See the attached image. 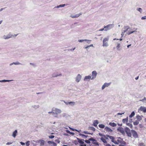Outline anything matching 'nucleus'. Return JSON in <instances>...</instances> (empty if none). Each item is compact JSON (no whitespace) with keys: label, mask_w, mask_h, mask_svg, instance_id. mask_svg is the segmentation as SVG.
Segmentation results:
<instances>
[{"label":"nucleus","mask_w":146,"mask_h":146,"mask_svg":"<svg viewBox=\"0 0 146 146\" xmlns=\"http://www.w3.org/2000/svg\"><path fill=\"white\" fill-rule=\"evenodd\" d=\"M85 142L89 144L90 145H93V146H99V145L97 140L92 138H89L88 140H85Z\"/></svg>","instance_id":"obj_1"},{"label":"nucleus","mask_w":146,"mask_h":146,"mask_svg":"<svg viewBox=\"0 0 146 146\" xmlns=\"http://www.w3.org/2000/svg\"><path fill=\"white\" fill-rule=\"evenodd\" d=\"M109 40V37H108L106 38H104L103 41V46H108V44L107 42V41H108Z\"/></svg>","instance_id":"obj_2"},{"label":"nucleus","mask_w":146,"mask_h":146,"mask_svg":"<svg viewBox=\"0 0 146 146\" xmlns=\"http://www.w3.org/2000/svg\"><path fill=\"white\" fill-rule=\"evenodd\" d=\"M125 131L126 133L127 134V136L131 137V134L130 129L129 128L126 127L125 129Z\"/></svg>","instance_id":"obj_3"},{"label":"nucleus","mask_w":146,"mask_h":146,"mask_svg":"<svg viewBox=\"0 0 146 146\" xmlns=\"http://www.w3.org/2000/svg\"><path fill=\"white\" fill-rule=\"evenodd\" d=\"M113 24H109L106 26H104V28L106 29H105V31H106L110 29H111L113 28Z\"/></svg>","instance_id":"obj_4"},{"label":"nucleus","mask_w":146,"mask_h":146,"mask_svg":"<svg viewBox=\"0 0 146 146\" xmlns=\"http://www.w3.org/2000/svg\"><path fill=\"white\" fill-rule=\"evenodd\" d=\"M13 36L12 34L10 33L6 35H4L3 36V38L5 39H7L11 38Z\"/></svg>","instance_id":"obj_5"},{"label":"nucleus","mask_w":146,"mask_h":146,"mask_svg":"<svg viewBox=\"0 0 146 146\" xmlns=\"http://www.w3.org/2000/svg\"><path fill=\"white\" fill-rule=\"evenodd\" d=\"M97 74V73L96 71L95 70L92 71V73L91 80L94 79L96 78Z\"/></svg>","instance_id":"obj_6"},{"label":"nucleus","mask_w":146,"mask_h":146,"mask_svg":"<svg viewBox=\"0 0 146 146\" xmlns=\"http://www.w3.org/2000/svg\"><path fill=\"white\" fill-rule=\"evenodd\" d=\"M117 130L120 132L123 135H124L125 134V131L122 127H120L117 129Z\"/></svg>","instance_id":"obj_7"},{"label":"nucleus","mask_w":146,"mask_h":146,"mask_svg":"<svg viewBox=\"0 0 146 146\" xmlns=\"http://www.w3.org/2000/svg\"><path fill=\"white\" fill-rule=\"evenodd\" d=\"M138 111L139 112L140 111H142L143 112H146V107L143 106H141L139 109Z\"/></svg>","instance_id":"obj_8"},{"label":"nucleus","mask_w":146,"mask_h":146,"mask_svg":"<svg viewBox=\"0 0 146 146\" xmlns=\"http://www.w3.org/2000/svg\"><path fill=\"white\" fill-rule=\"evenodd\" d=\"M131 132L132 133L133 136L135 138H137L138 137V135L137 133L134 130H131Z\"/></svg>","instance_id":"obj_9"},{"label":"nucleus","mask_w":146,"mask_h":146,"mask_svg":"<svg viewBox=\"0 0 146 146\" xmlns=\"http://www.w3.org/2000/svg\"><path fill=\"white\" fill-rule=\"evenodd\" d=\"M81 77L82 76L80 74H78L76 78V81L77 82H79L81 79Z\"/></svg>","instance_id":"obj_10"},{"label":"nucleus","mask_w":146,"mask_h":146,"mask_svg":"<svg viewBox=\"0 0 146 146\" xmlns=\"http://www.w3.org/2000/svg\"><path fill=\"white\" fill-rule=\"evenodd\" d=\"M84 139H82L78 141V142L81 144L80 145V146H86V145L84 143Z\"/></svg>","instance_id":"obj_11"},{"label":"nucleus","mask_w":146,"mask_h":146,"mask_svg":"<svg viewBox=\"0 0 146 146\" xmlns=\"http://www.w3.org/2000/svg\"><path fill=\"white\" fill-rule=\"evenodd\" d=\"M48 143L51 146H56L57 144L56 143L53 141H48Z\"/></svg>","instance_id":"obj_12"},{"label":"nucleus","mask_w":146,"mask_h":146,"mask_svg":"<svg viewBox=\"0 0 146 146\" xmlns=\"http://www.w3.org/2000/svg\"><path fill=\"white\" fill-rule=\"evenodd\" d=\"M111 84L110 83H104L102 87V89H104L106 87H108Z\"/></svg>","instance_id":"obj_13"},{"label":"nucleus","mask_w":146,"mask_h":146,"mask_svg":"<svg viewBox=\"0 0 146 146\" xmlns=\"http://www.w3.org/2000/svg\"><path fill=\"white\" fill-rule=\"evenodd\" d=\"M116 143L115 144H118L119 143H121L122 139L120 138H118L117 139H116Z\"/></svg>","instance_id":"obj_14"},{"label":"nucleus","mask_w":146,"mask_h":146,"mask_svg":"<svg viewBox=\"0 0 146 146\" xmlns=\"http://www.w3.org/2000/svg\"><path fill=\"white\" fill-rule=\"evenodd\" d=\"M130 28V27L128 26H124L123 28V29H124V30H122L124 32V33L126 32Z\"/></svg>","instance_id":"obj_15"},{"label":"nucleus","mask_w":146,"mask_h":146,"mask_svg":"<svg viewBox=\"0 0 146 146\" xmlns=\"http://www.w3.org/2000/svg\"><path fill=\"white\" fill-rule=\"evenodd\" d=\"M38 142L40 143V146H43L44 145L45 141L43 140H39L38 141Z\"/></svg>","instance_id":"obj_16"},{"label":"nucleus","mask_w":146,"mask_h":146,"mask_svg":"<svg viewBox=\"0 0 146 146\" xmlns=\"http://www.w3.org/2000/svg\"><path fill=\"white\" fill-rule=\"evenodd\" d=\"M108 137L111 140V141L112 142H113L115 144V142H116V139H115L114 137L112 136H108Z\"/></svg>","instance_id":"obj_17"},{"label":"nucleus","mask_w":146,"mask_h":146,"mask_svg":"<svg viewBox=\"0 0 146 146\" xmlns=\"http://www.w3.org/2000/svg\"><path fill=\"white\" fill-rule=\"evenodd\" d=\"M82 13H80L79 14H77L74 15H71L70 17L72 18H77L78 17H79L80 15H82Z\"/></svg>","instance_id":"obj_18"},{"label":"nucleus","mask_w":146,"mask_h":146,"mask_svg":"<svg viewBox=\"0 0 146 146\" xmlns=\"http://www.w3.org/2000/svg\"><path fill=\"white\" fill-rule=\"evenodd\" d=\"M53 112H55V113H60L61 112V111L57 108H54V109H52Z\"/></svg>","instance_id":"obj_19"},{"label":"nucleus","mask_w":146,"mask_h":146,"mask_svg":"<svg viewBox=\"0 0 146 146\" xmlns=\"http://www.w3.org/2000/svg\"><path fill=\"white\" fill-rule=\"evenodd\" d=\"M106 136H103V137H101L100 138V139L104 143H107V141L106 140L105 138H106Z\"/></svg>","instance_id":"obj_20"},{"label":"nucleus","mask_w":146,"mask_h":146,"mask_svg":"<svg viewBox=\"0 0 146 146\" xmlns=\"http://www.w3.org/2000/svg\"><path fill=\"white\" fill-rule=\"evenodd\" d=\"M62 74H61L60 73L59 74H55V73L53 74L52 75V77H57L59 76H62Z\"/></svg>","instance_id":"obj_21"},{"label":"nucleus","mask_w":146,"mask_h":146,"mask_svg":"<svg viewBox=\"0 0 146 146\" xmlns=\"http://www.w3.org/2000/svg\"><path fill=\"white\" fill-rule=\"evenodd\" d=\"M91 78V76H86L84 78V80L86 81L87 80H90Z\"/></svg>","instance_id":"obj_22"},{"label":"nucleus","mask_w":146,"mask_h":146,"mask_svg":"<svg viewBox=\"0 0 146 146\" xmlns=\"http://www.w3.org/2000/svg\"><path fill=\"white\" fill-rule=\"evenodd\" d=\"M105 130L108 132H112V130L108 127H106L105 128Z\"/></svg>","instance_id":"obj_23"},{"label":"nucleus","mask_w":146,"mask_h":146,"mask_svg":"<svg viewBox=\"0 0 146 146\" xmlns=\"http://www.w3.org/2000/svg\"><path fill=\"white\" fill-rule=\"evenodd\" d=\"M98 123V122L97 120H95L93 123V125L95 127H96L97 126V125Z\"/></svg>","instance_id":"obj_24"},{"label":"nucleus","mask_w":146,"mask_h":146,"mask_svg":"<svg viewBox=\"0 0 146 146\" xmlns=\"http://www.w3.org/2000/svg\"><path fill=\"white\" fill-rule=\"evenodd\" d=\"M17 130H15L13 133V134L12 135V136L14 137H15L16 136L17 134Z\"/></svg>","instance_id":"obj_25"},{"label":"nucleus","mask_w":146,"mask_h":146,"mask_svg":"<svg viewBox=\"0 0 146 146\" xmlns=\"http://www.w3.org/2000/svg\"><path fill=\"white\" fill-rule=\"evenodd\" d=\"M136 118L137 119V120L139 121H140L142 119L141 117L139 115H137L136 117Z\"/></svg>","instance_id":"obj_26"},{"label":"nucleus","mask_w":146,"mask_h":146,"mask_svg":"<svg viewBox=\"0 0 146 146\" xmlns=\"http://www.w3.org/2000/svg\"><path fill=\"white\" fill-rule=\"evenodd\" d=\"M109 125L113 127H115L117 125L116 124L113 122L110 123Z\"/></svg>","instance_id":"obj_27"},{"label":"nucleus","mask_w":146,"mask_h":146,"mask_svg":"<svg viewBox=\"0 0 146 146\" xmlns=\"http://www.w3.org/2000/svg\"><path fill=\"white\" fill-rule=\"evenodd\" d=\"M128 121V117H127L126 118L123 119L122 120V122L123 123H125L127 122Z\"/></svg>","instance_id":"obj_28"},{"label":"nucleus","mask_w":146,"mask_h":146,"mask_svg":"<svg viewBox=\"0 0 146 146\" xmlns=\"http://www.w3.org/2000/svg\"><path fill=\"white\" fill-rule=\"evenodd\" d=\"M91 40H88L87 39H82V40H79L78 41L79 42H82L84 41H91Z\"/></svg>","instance_id":"obj_29"},{"label":"nucleus","mask_w":146,"mask_h":146,"mask_svg":"<svg viewBox=\"0 0 146 146\" xmlns=\"http://www.w3.org/2000/svg\"><path fill=\"white\" fill-rule=\"evenodd\" d=\"M120 47V44L119 43H117V46L116 47V48L117 50H120L119 49V48Z\"/></svg>","instance_id":"obj_30"},{"label":"nucleus","mask_w":146,"mask_h":146,"mask_svg":"<svg viewBox=\"0 0 146 146\" xmlns=\"http://www.w3.org/2000/svg\"><path fill=\"white\" fill-rule=\"evenodd\" d=\"M13 64L15 65H23V64L19 62H13Z\"/></svg>","instance_id":"obj_31"},{"label":"nucleus","mask_w":146,"mask_h":146,"mask_svg":"<svg viewBox=\"0 0 146 146\" xmlns=\"http://www.w3.org/2000/svg\"><path fill=\"white\" fill-rule=\"evenodd\" d=\"M130 30H129L127 32V33L128 35H130V34L134 33V31H130Z\"/></svg>","instance_id":"obj_32"},{"label":"nucleus","mask_w":146,"mask_h":146,"mask_svg":"<svg viewBox=\"0 0 146 146\" xmlns=\"http://www.w3.org/2000/svg\"><path fill=\"white\" fill-rule=\"evenodd\" d=\"M135 113L134 111H133L132 112L131 114L129 115V117L130 118L132 117L133 116L135 115Z\"/></svg>","instance_id":"obj_33"},{"label":"nucleus","mask_w":146,"mask_h":146,"mask_svg":"<svg viewBox=\"0 0 146 146\" xmlns=\"http://www.w3.org/2000/svg\"><path fill=\"white\" fill-rule=\"evenodd\" d=\"M99 127L101 128H104L105 127V125L103 124H100L99 125Z\"/></svg>","instance_id":"obj_34"},{"label":"nucleus","mask_w":146,"mask_h":146,"mask_svg":"<svg viewBox=\"0 0 146 146\" xmlns=\"http://www.w3.org/2000/svg\"><path fill=\"white\" fill-rule=\"evenodd\" d=\"M66 5L65 4L60 5H58L57 6V8H59V7H64Z\"/></svg>","instance_id":"obj_35"},{"label":"nucleus","mask_w":146,"mask_h":146,"mask_svg":"<svg viewBox=\"0 0 146 146\" xmlns=\"http://www.w3.org/2000/svg\"><path fill=\"white\" fill-rule=\"evenodd\" d=\"M66 131L67 133H69L70 134H71V135H74V133L73 132H71L68 130H66Z\"/></svg>","instance_id":"obj_36"},{"label":"nucleus","mask_w":146,"mask_h":146,"mask_svg":"<svg viewBox=\"0 0 146 146\" xmlns=\"http://www.w3.org/2000/svg\"><path fill=\"white\" fill-rule=\"evenodd\" d=\"M127 125L129 126L132 129L133 128V125H132L130 123H127Z\"/></svg>","instance_id":"obj_37"},{"label":"nucleus","mask_w":146,"mask_h":146,"mask_svg":"<svg viewBox=\"0 0 146 146\" xmlns=\"http://www.w3.org/2000/svg\"><path fill=\"white\" fill-rule=\"evenodd\" d=\"M139 123V121L137 120L135 121L133 123V124L134 125H137Z\"/></svg>","instance_id":"obj_38"},{"label":"nucleus","mask_w":146,"mask_h":146,"mask_svg":"<svg viewBox=\"0 0 146 146\" xmlns=\"http://www.w3.org/2000/svg\"><path fill=\"white\" fill-rule=\"evenodd\" d=\"M52 115L54 117H57L58 115V114L57 113H55L54 112H53Z\"/></svg>","instance_id":"obj_39"},{"label":"nucleus","mask_w":146,"mask_h":146,"mask_svg":"<svg viewBox=\"0 0 146 146\" xmlns=\"http://www.w3.org/2000/svg\"><path fill=\"white\" fill-rule=\"evenodd\" d=\"M89 129L92 131H95V129L93 127H89Z\"/></svg>","instance_id":"obj_40"},{"label":"nucleus","mask_w":146,"mask_h":146,"mask_svg":"<svg viewBox=\"0 0 146 146\" xmlns=\"http://www.w3.org/2000/svg\"><path fill=\"white\" fill-rule=\"evenodd\" d=\"M83 133H84L85 134H91V135H92L93 134V133H89L88 131H83V132H82Z\"/></svg>","instance_id":"obj_41"},{"label":"nucleus","mask_w":146,"mask_h":146,"mask_svg":"<svg viewBox=\"0 0 146 146\" xmlns=\"http://www.w3.org/2000/svg\"><path fill=\"white\" fill-rule=\"evenodd\" d=\"M137 10L140 13H141L142 11V9L141 8H139L137 9Z\"/></svg>","instance_id":"obj_42"},{"label":"nucleus","mask_w":146,"mask_h":146,"mask_svg":"<svg viewBox=\"0 0 146 146\" xmlns=\"http://www.w3.org/2000/svg\"><path fill=\"white\" fill-rule=\"evenodd\" d=\"M10 81V80H0V82H8Z\"/></svg>","instance_id":"obj_43"},{"label":"nucleus","mask_w":146,"mask_h":146,"mask_svg":"<svg viewBox=\"0 0 146 146\" xmlns=\"http://www.w3.org/2000/svg\"><path fill=\"white\" fill-rule=\"evenodd\" d=\"M80 135L83 137H84L85 138H87L88 137V135H86L82 134H80Z\"/></svg>","instance_id":"obj_44"},{"label":"nucleus","mask_w":146,"mask_h":146,"mask_svg":"<svg viewBox=\"0 0 146 146\" xmlns=\"http://www.w3.org/2000/svg\"><path fill=\"white\" fill-rule=\"evenodd\" d=\"M30 142L29 141H27L26 143V145L27 146H29L30 145Z\"/></svg>","instance_id":"obj_45"},{"label":"nucleus","mask_w":146,"mask_h":146,"mask_svg":"<svg viewBox=\"0 0 146 146\" xmlns=\"http://www.w3.org/2000/svg\"><path fill=\"white\" fill-rule=\"evenodd\" d=\"M139 146H145L143 143H141L139 144Z\"/></svg>","instance_id":"obj_46"},{"label":"nucleus","mask_w":146,"mask_h":146,"mask_svg":"<svg viewBox=\"0 0 146 146\" xmlns=\"http://www.w3.org/2000/svg\"><path fill=\"white\" fill-rule=\"evenodd\" d=\"M55 142H57L58 143H59L60 142L59 139H57L55 140Z\"/></svg>","instance_id":"obj_47"},{"label":"nucleus","mask_w":146,"mask_h":146,"mask_svg":"<svg viewBox=\"0 0 146 146\" xmlns=\"http://www.w3.org/2000/svg\"><path fill=\"white\" fill-rule=\"evenodd\" d=\"M48 137L52 139L54 137V136L53 135H50Z\"/></svg>","instance_id":"obj_48"},{"label":"nucleus","mask_w":146,"mask_h":146,"mask_svg":"<svg viewBox=\"0 0 146 146\" xmlns=\"http://www.w3.org/2000/svg\"><path fill=\"white\" fill-rule=\"evenodd\" d=\"M141 19L142 20H144L146 19V16H144V17H141Z\"/></svg>","instance_id":"obj_49"},{"label":"nucleus","mask_w":146,"mask_h":146,"mask_svg":"<svg viewBox=\"0 0 146 146\" xmlns=\"http://www.w3.org/2000/svg\"><path fill=\"white\" fill-rule=\"evenodd\" d=\"M125 33H124V32L123 31H122V32L121 34V38H122L123 36V35Z\"/></svg>","instance_id":"obj_50"},{"label":"nucleus","mask_w":146,"mask_h":146,"mask_svg":"<svg viewBox=\"0 0 146 146\" xmlns=\"http://www.w3.org/2000/svg\"><path fill=\"white\" fill-rule=\"evenodd\" d=\"M70 129L72 131H78L76 129H73L72 128H70Z\"/></svg>","instance_id":"obj_51"},{"label":"nucleus","mask_w":146,"mask_h":146,"mask_svg":"<svg viewBox=\"0 0 146 146\" xmlns=\"http://www.w3.org/2000/svg\"><path fill=\"white\" fill-rule=\"evenodd\" d=\"M105 29H105V28H104H104L102 29H101L100 30H99V31H105Z\"/></svg>","instance_id":"obj_52"},{"label":"nucleus","mask_w":146,"mask_h":146,"mask_svg":"<svg viewBox=\"0 0 146 146\" xmlns=\"http://www.w3.org/2000/svg\"><path fill=\"white\" fill-rule=\"evenodd\" d=\"M69 104H72L74 105L75 104V102H70L69 103Z\"/></svg>","instance_id":"obj_53"},{"label":"nucleus","mask_w":146,"mask_h":146,"mask_svg":"<svg viewBox=\"0 0 146 146\" xmlns=\"http://www.w3.org/2000/svg\"><path fill=\"white\" fill-rule=\"evenodd\" d=\"M125 112H123V113H117V115H122V114H124Z\"/></svg>","instance_id":"obj_54"},{"label":"nucleus","mask_w":146,"mask_h":146,"mask_svg":"<svg viewBox=\"0 0 146 146\" xmlns=\"http://www.w3.org/2000/svg\"><path fill=\"white\" fill-rule=\"evenodd\" d=\"M7 7H4V8H1L0 9V12L2 11V10H3L4 9H5V8H6Z\"/></svg>","instance_id":"obj_55"},{"label":"nucleus","mask_w":146,"mask_h":146,"mask_svg":"<svg viewBox=\"0 0 146 146\" xmlns=\"http://www.w3.org/2000/svg\"><path fill=\"white\" fill-rule=\"evenodd\" d=\"M30 65H32V66H35V64L34 63H30Z\"/></svg>","instance_id":"obj_56"},{"label":"nucleus","mask_w":146,"mask_h":146,"mask_svg":"<svg viewBox=\"0 0 146 146\" xmlns=\"http://www.w3.org/2000/svg\"><path fill=\"white\" fill-rule=\"evenodd\" d=\"M145 100H146V98H144L143 99H142L141 100H140V101H142V102H143V101Z\"/></svg>","instance_id":"obj_57"},{"label":"nucleus","mask_w":146,"mask_h":146,"mask_svg":"<svg viewBox=\"0 0 146 146\" xmlns=\"http://www.w3.org/2000/svg\"><path fill=\"white\" fill-rule=\"evenodd\" d=\"M99 135L100 136H101V137H103V136H105L104 135H102V134L100 133H99Z\"/></svg>","instance_id":"obj_58"},{"label":"nucleus","mask_w":146,"mask_h":146,"mask_svg":"<svg viewBox=\"0 0 146 146\" xmlns=\"http://www.w3.org/2000/svg\"><path fill=\"white\" fill-rule=\"evenodd\" d=\"M20 143L21 145H25V143L22 142H20Z\"/></svg>","instance_id":"obj_59"},{"label":"nucleus","mask_w":146,"mask_h":146,"mask_svg":"<svg viewBox=\"0 0 146 146\" xmlns=\"http://www.w3.org/2000/svg\"><path fill=\"white\" fill-rule=\"evenodd\" d=\"M75 49V48H72V49L70 50H74Z\"/></svg>","instance_id":"obj_60"},{"label":"nucleus","mask_w":146,"mask_h":146,"mask_svg":"<svg viewBox=\"0 0 146 146\" xmlns=\"http://www.w3.org/2000/svg\"><path fill=\"white\" fill-rule=\"evenodd\" d=\"M89 47H90V46H87L85 47L84 48L85 49H87V48H89Z\"/></svg>","instance_id":"obj_61"},{"label":"nucleus","mask_w":146,"mask_h":146,"mask_svg":"<svg viewBox=\"0 0 146 146\" xmlns=\"http://www.w3.org/2000/svg\"><path fill=\"white\" fill-rule=\"evenodd\" d=\"M106 146H111V145L109 143H107L106 145Z\"/></svg>","instance_id":"obj_62"},{"label":"nucleus","mask_w":146,"mask_h":146,"mask_svg":"<svg viewBox=\"0 0 146 146\" xmlns=\"http://www.w3.org/2000/svg\"><path fill=\"white\" fill-rule=\"evenodd\" d=\"M138 78H139V76H138L137 77L135 78V79L136 80H137L138 79Z\"/></svg>","instance_id":"obj_63"},{"label":"nucleus","mask_w":146,"mask_h":146,"mask_svg":"<svg viewBox=\"0 0 146 146\" xmlns=\"http://www.w3.org/2000/svg\"><path fill=\"white\" fill-rule=\"evenodd\" d=\"M11 143L8 142L7 143V144L8 145H10V144H11Z\"/></svg>","instance_id":"obj_64"}]
</instances>
